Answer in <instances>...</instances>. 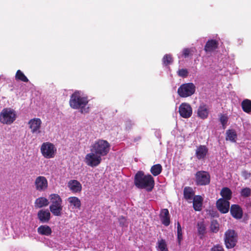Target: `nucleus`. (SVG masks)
I'll list each match as a JSON object with an SVG mask.
<instances>
[{"label":"nucleus","mask_w":251,"mask_h":251,"mask_svg":"<svg viewBox=\"0 0 251 251\" xmlns=\"http://www.w3.org/2000/svg\"><path fill=\"white\" fill-rule=\"evenodd\" d=\"M240 194L244 198L249 197L251 196V189L249 187L244 188L241 190Z\"/></svg>","instance_id":"obj_39"},{"label":"nucleus","mask_w":251,"mask_h":251,"mask_svg":"<svg viewBox=\"0 0 251 251\" xmlns=\"http://www.w3.org/2000/svg\"><path fill=\"white\" fill-rule=\"evenodd\" d=\"M85 161L89 166L94 167L98 166L101 161V156L98 154L92 152L87 154L85 156Z\"/></svg>","instance_id":"obj_9"},{"label":"nucleus","mask_w":251,"mask_h":251,"mask_svg":"<svg viewBox=\"0 0 251 251\" xmlns=\"http://www.w3.org/2000/svg\"><path fill=\"white\" fill-rule=\"evenodd\" d=\"M210 230L213 233H217L219 230V225L217 220H213L211 222Z\"/></svg>","instance_id":"obj_33"},{"label":"nucleus","mask_w":251,"mask_h":251,"mask_svg":"<svg viewBox=\"0 0 251 251\" xmlns=\"http://www.w3.org/2000/svg\"><path fill=\"white\" fill-rule=\"evenodd\" d=\"M134 185L139 189H145L147 192H151L155 185L153 177L151 175H145L142 171H138L134 178Z\"/></svg>","instance_id":"obj_1"},{"label":"nucleus","mask_w":251,"mask_h":251,"mask_svg":"<svg viewBox=\"0 0 251 251\" xmlns=\"http://www.w3.org/2000/svg\"><path fill=\"white\" fill-rule=\"evenodd\" d=\"M198 233L201 235L200 238H202V236L206 233V226L204 222H198L197 225Z\"/></svg>","instance_id":"obj_29"},{"label":"nucleus","mask_w":251,"mask_h":251,"mask_svg":"<svg viewBox=\"0 0 251 251\" xmlns=\"http://www.w3.org/2000/svg\"><path fill=\"white\" fill-rule=\"evenodd\" d=\"M241 107L244 112L248 114L251 112V100L245 99L241 103Z\"/></svg>","instance_id":"obj_28"},{"label":"nucleus","mask_w":251,"mask_h":251,"mask_svg":"<svg viewBox=\"0 0 251 251\" xmlns=\"http://www.w3.org/2000/svg\"><path fill=\"white\" fill-rule=\"evenodd\" d=\"M219 41L216 39L208 40L204 48V50L206 52H212L216 50L219 48Z\"/></svg>","instance_id":"obj_14"},{"label":"nucleus","mask_w":251,"mask_h":251,"mask_svg":"<svg viewBox=\"0 0 251 251\" xmlns=\"http://www.w3.org/2000/svg\"><path fill=\"white\" fill-rule=\"evenodd\" d=\"M210 251H225L223 247L220 245L214 246L211 249Z\"/></svg>","instance_id":"obj_41"},{"label":"nucleus","mask_w":251,"mask_h":251,"mask_svg":"<svg viewBox=\"0 0 251 251\" xmlns=\"http://www.w3.org/2000/svg\"><path fill=\"white\" fill-rule=\"evenodd\" d=\"M50 210L55 216H61L62 214V200L57 194H51L50 195Z\"/></svg>","instance_id":"obj_3"},{"label":"nucleus","mask_w":251,"mask_h":251,"mask_svg":"<svg viewBox=\"0 0 251 251\" xmlns=\"http://www.w3.org/2000/svg\"><path fill=\"white\" fill-rule=\"evenodd\" d=\"M243 217V221L246 222L249 219V215L247 213L243 214V212L242 208L239 205L236 204V219H241Z\"/></svg>","instance_id":"obj_26"},{"label":"nucleus","mask_w":251,"mask_h":251,"mask_svg":"<svg viewBox=\"0 0 251 251\" xmlns=\"http://www.w3.org/2000/svg\"><path fill=\"white\" fill-rule=\"evenodd\" d=\"M195 191L190 186H186L183 189V197L187 201H192L195 197Z\"/></svg>","instance_id":"obj_21"},{"label":"nucleus","mask_w":251,"mask_h":251,"mask_svg":"<svg viewBox=\"0 0 251 251\" xmlns=\"http://www.w3.org/2000/svg\"><path fill=\"white\" fill-rule=\"evenodd\" d=\"M218 209L222 213L228 212L229 208V202L226 200L219 199L216 202Z\"/></svg>","instance_id":"obj_15"},{"label":"nucleus","mask_w":251,"mask_h":251,"mask_svg":"<svg viewBox=\"0 0 251 251\" xmlns=\"http://www.w3.org/2000/svg\"><path fill=\"white\" fill-rule=\"evenodd\" d=\"M42 155L46 158H52L56 153V148L51 143L47 142L43 143L40 148Z\"/></svg>","instance_id":"obj_7"},{"label":"nucleus","mask_w":251,"mask_h":251,"mask_svg":"<svg viewBox=\"0 0 251 251\" xmlns=\"http://www.w3.org/2000/svg\"><path fill=\"white\" fill-rule=\"evenodd\" d=\"M208 151V148L204 145H200L196 151V156L199 160L205 158Z\"/></svg>","instance_id":"obj_19"},{"label":"nucleus","mask_w":251,"mask_h":251,"mask_svg":"<svg viewBox=\"0 0 251 251\" xmlns=\"http://www.w3.org/2000/svg\"><path fill=\"white\" fill-rule=\"evenodd\" d=\"M15 111L10 108H3L0 113V122L3 124L10 125L16 120Z\"/></svg>","instance_id":"obj_5"},{"label":"nucleus","mask_w":251,"mask_h":251,"mask_svg":"<svg viewBox=\"0 0 251 251\" xmlns=\"http://www.w3.org/2000/svg\"><path fill=\"white\" fill-rule=\"evenodd\" d=\"M119 222L120 224V225L121 226H123L125 225L126 222V219L125 217L121 216L119 218Z\"/></svg>","instance_id":"obj_43"},{"label":"nucleus","mask_w":251,"mask_h":251,"mask_svg":"<svg viewBox=\"0 0 251 251\" xmlns=\"http://www.w3.org/2000/svg\"><path fill=\"white\" fill-rule=\"evenodd\" d=\"M220 195L223 199L228 201L231 199L232 192L230 189L227 187H224L222 189Z\"/></svg>","instance_id":"obj_27"},{"label":"nucleus","mask_w":251,"mask_h":251,"mask_svg":"<svg viewBox=\"0 0 251 251\" xmlns=\"http://www.w3.org/2000/svg\"><path fill=\"white\" fill-rule=\"evenodd\" d=\"M68 201L70 204V206L72 207V208L80 209L81 207V201L76 197H70L68 198Z\"/></svg>","instance_id":"obj_23"},{"label":"nucleus","mask_w":251,"mask_h":251,"mask_svg":"<svg viewBox=\"0 0 251 251\" xmlns=\"http://www.w3.org/2000/svg\"><path fill=\"white\" fill-rule=\"evenodd\" d=\"M68 186L73 193H78L81 191L82 185L77 180L73 179L68 182Z\"/></svg>","instance_id":"obj_18"},{"label":"nucleus","mask_w":251,"mask_h":251,"mask_svg":"<svg viewBox=\"0 0 251 251\" xmlns=\"http://www.w3.org/2000/svg\"><path fill=\"white\" fill-rule=\"evenodd\" d=\"M15 79L25 82H27L28 79L24 74L20 70H18L15 75Z\"/></svg>","instance_id":"obj_32"},{"label":"nucleus","mask_w":251,"mask_h":251,"mask_svg":"<svg viewBox=\"0 0 251 251\" xmlns=\"http://www.w3.org/2000/svg\"><path fill=\"white\" fill-rule=\"evenodd\" d=\"M193 200V208L195 211H201V210L202 199L201 196H196Z\"/></svg>","instance_id":"obj_25"},{"label":"nucleus","mask_w":251,"mask_h":251,"mask_svg":"<svg viewBox=\"0 0 251 251\" xmlns=\"http://www.w3.org/2000/svg\"><path fill=\"white\" fill-rule=\"evenodd\" d=\"M110 148V145L107 141L99 139L91 146V151L103 156L108 154Z\"/></svg>","instance_id":"obj_4"},{"label":"nucleus","mask_w":251,"mask_h":251,"mask_svg":"<svg viewBox=\"0 0 251 251\" xmlns=\"http://www.w3.org/2000/svg\"><path fill=\"white\" fill-rule=\"evenodd\" d=\"M159 216L162 224L165 226H168L170 225V218L169 212L168 209L165 208L162 209Z\"/></svg>","instance_id":"obj_20"},{"label":"nucleus","mask_w":251,"mask_h":251,"mask_svg":"<svg viewBox=\"0 0 251 251\" xmlns=\"http://www.w3.org/2000/svg\"><path fill=\"white\" fill-rule=\"evenodd\" d=\"M226 140H230L232 142L235 141V132L234 131V130H230L228 129L226 132Z\"/></svg>","instance_id":"obj_37"},{"label":"nucleus","mask_w":251,"mask_h":251,"mask_svg":"<svg viewBox=\"0 0 251 251\" xmlns=\"http://www.w3.org/2000/svg\"><path fill=\"white\" fill-rule=\"evenodd\" d=\"M162 171V167L160 164L153 165L150 170L151 173L153 176H157L160 174Z\"/></svg>","instance_id":"obj_30"},{"label":"nucleus","mask_w":251,"mask_h":251,"mask_svg":"<svg viewBox=\"0 0 251 251\" xmlns=\"http://www.w3.org/2000/svg\"><path fill=\"white\" fill-rule=\"evenodd\" d=\"M37 218L41 223H47L50 219V213L48 210H40L37 213Z\"/></svg>","instance_id":"obj_17"},{"label":"nucleus","mask_w":251,"mask_h":251,"mask_svg":"<svg viewBox=\"0 0 251 251\" xmlns=\"http://www.w3.org/2000/svg\"><path fill=\"white\" fill-rule=\"evenodd\" d=\"M195 48H185L182 51V55L184 58L188 57L190 56H192L193 53L194 52Z\"/></svg>","instance_id":"obj_36"},{"label":"nucleus","mask_w":251,"mask_h":251,"mask_svg":"<svg viewBox=\"0 0 251 251\" xmlns=\"http://www.w3.org/2000/svg\"><path fill=\"white\" fill-rule=\"evenodd\" d=\"M49 200L45 197H39L36 199L34 202V206L36 208H41L48 206Z\"/></svg>","instance_id":"obj_22"},{"label":"nucleus","mask_w":251,"mask_h":251,"mask_svg":"<svg viewBox=\"0 0 251 251\" xmlns=\"http://www.w3.org/2000/svg\"><path fill=\"white\" fill-rule=\"evenodd\" d=\"M196 183L197 185L202 186L209 184L210 176L207 172L203 171H198L195 175Z\"/></svg>","instance_id":"obj_8"},{"label":"nucleus","mask_w":251,"mask_h":251,"mask_svg":"<svg viewBox=\"0 0 251 251\" xmlns=\"http://www.w3.org/2000/svg\"><path fill=\"white\" fill-rule=\"evenodd\" d=\"M157 245L158 251H169L167 248V244L165 239H161L158 240Z\"/></svg>","instance_id":"obj_31"},{"label":"nucleus","mask_w":251,"mask_h":251,"mask_svg":"<svg viewBox=\"0 0 251 251\" xmlns=\"http://www.w3.org/2000/svg\"><path fill=\"white\" fill-rule=\"evenodd\" d=\"M173 61V59L171 54H165L162 59V62L165 66L171 64Z\"/></svg>","instance_id":"obj_38"},{"label":"nucleus","mask_w":251,"mask_h":251,"mask_svg":"<svg viewBox=\"0 0 251 251\" xmlns=\"http://www.w3.org/2000/svg\"><path fill=\"white\" fill-rule=\"evenodd\" d=\"M230 213L232 216L235 218V204H232L230 208Z\"/></svg>","instance_id":"obj_44"},{"label":"nucleus","mask_w":251,"mask_h":251,"mask_svg":"<svg viewBox=\"0 0 251 251\" xmlns=\"http://www.w3.org/2000/svg\"><path fill=\"white\" fill-rule=\"evenodd\" d=\"M242 176L244 179H247L251 176V173L247 171L244 170L242 172Z\"/></svg>","instance_id":"obj_42"},{"label":"nucleus","mask_w":251,"mask_h":251,"mask_svg":"<svg viewBox=\"0 0 251 251\" xmlns=\"http://www.w3.org/2000/svg\"><path fill=\"white\" fill-rule=\"evenodd\" d=\"M178 112L181 117L187 119L192 116V108L190 104L183 102L179 106Z\"/></svg>","instance_id":"obj_12"},{"label":"nucleus","mask_w":251,"mask_h":251,"mask_svg":"<svg viewBox=\"0 0 251 251\" xmlns=\"http://www.w3.org/2000/svg\"><path fill=\"white\" fill-rule=\"evenodd\" d=\"M32 133L39 134L41 133L42 121L40 119L35 118L30 120L28 123Z\"/></svg>","instance_id":"obj_13"},{"label":"nucleus","mask_w":251,"mask_h":251,"mask_svg":"<svg viewBox=\"0 0 251 251\" xmlns=\"http://www.w3.org/2000/svg\"><path fill=\"white\" fill-rule=\"evenodd\" d=\"M225 243L227 248L235 246V233L234 230L228 229L225 233Z\"/></svg>","instance_id":"obj_11"},{"label":"nucleus","mask_w":251,"mask_h":251,"mask_svg":"<svg viewBox=\"0 0 251 251\" xmlns=\"http://www.w3.org/2000/svg\"><path fill=\"white\" fill-rule=\"evenodd\" d=\"M88 103L87 98L82 97L78 91H75L71 95L69 100L70 106L75 109H80L81 113L89 112V107L85 108Z\"/></svg>","instance_id":"obj_2"},{"label":"nucleus","mask_w":251,"mask_h":251,"mask_svg":"<svg viewBox=\"0 0 251 251\" xmlns=\"http://www.w3.org/2000/svg\"><path fill=\"white\" fill-rule=\"evenodd\" d=\"M177 241L179 245L180 244L181 241L182 240L183 236H182V231L181 227L180 224L179 222L177 223Z\"/></svg>","instance_id":"obj_35"},{"label":"nucleus","mask_w":251,"mask_h":251,"mask_svg":"<svg viewBox=\"0 0 251 251\" xmlns=\"http://www.w3.org/2000/svg\"><path fill=\"white\" fill-rule=\"evenodd\" d=\"M34 186L36 190L39 192H44L48 188V181L44 176H37L34 181Z\"/></svg>","instance_id":"obj_10"},{"label":"nucleus","mask_w":251,"mask_h":251,"mask_svg":"<svg viewBox=\"0 0 251 251\" xmlns=\"http://www.w3.org/2000/svg\"><path fill=\"white\" fill-rule=\"evenodd\" d=\"M219 116V120L222 125L223 128L225 129L228 120L227 115L226 114H220Z\"/></svg>","instance_id":"obj_34"},{"label":"nucleus","mask_w":251,"mask_h":251,"mask_svg":"<svg viewBox=\"0 0 251 251\" xmlns=\"http://www.w3.org/2000/svg\"><path fill=\"white\" fill-rule=\"evenodd\" d=\"M178 75L182 77H186L188 75V72L186 69H181L178 70Z\"/></svg>","instance_id":"obj_40"},{"label":"nucleus","mask_w":251,"mask_h":251,"mask_svg":"<svg viewBox=\"0 0 251 251\" xmlns=\"http://www.w3.org/2000/svg\"><path fill=\"white\" fill-rule=\"evenodd\" d=\"M209 109L208 106L202 103L199 106L197 110V115L201 119H206L209 115Z\"/></svg>","instance_id":"obj_16"},{"label":"nucleus","mask_w":251,"mask_h":251,"mask_svg":"<svg viewBox=\"0 0 251 251\" xmlns=\"http://www.w3.org/2000/svg\"><path fill=\"white\" fill-rule=\"evenodd\" d=\"M37 232L40 235L50 236L52 233V230L49 226L41 225L38 227Z\"/></svg>","instance_id":"obj_24"},{"label":"nucleus","mask_w":251,"mask_h":251,"mask_svg":"<svg viewBox=\"0 0 251 251\" xmlns=\"http://www.w3.org/2000/svg\"><path fill=\"white\" fill-rule=\"evenodd\" d=\"M196 88V86L192 82L183 83L178 88L177 93L180 97L187 98L195 93Z\"/></svg>","instance_id":"obj_6"}]
</instances>
